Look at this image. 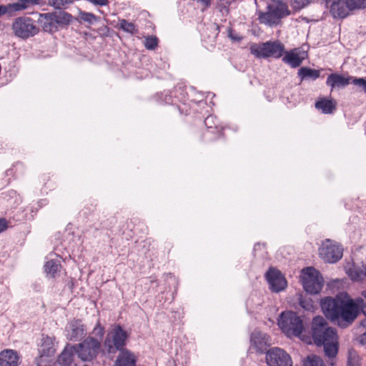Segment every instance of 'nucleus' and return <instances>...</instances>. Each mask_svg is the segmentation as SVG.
I'll list each match as a JSON object with an SVG mask.
<instances>
[{"label":"nucleus","instance_id":"c03bdc74","mask_svg":"<svg viewBox=\"0 0 366 366\" xmlns=\"http://www.w3.org/2000/svg\"><path fill=\"white\" fill-rule=\"evenodd\" d=\"M46 180H49V177L43 176V177H42V181H43V182H44V184H46Z\"/></svg>","mask_w":366,"mask_h":366},{"label":"nucleus","instance_id":"bb28decb","mask_svg":"<svg viewBox=\"0 0 366 366\" xmlns=\"http://www.w3.org/2000/svg\"><path fill=\"white\" fill-rule=\"evenodd\" d=\"M24 8V6L19 4H11L0 5V16L5 14H8L9 16H12L15 12L20 11V9Z\"/></svg>","mask_w":366,"mask_h":366},{"label":"nucleus","instance_id":"473e14b6","mask_svg":"<svg viewBox=\"0 0 366 366\" xmlns=\"http://www.w3.org/2000/svg\"><path fill=\"white\" fill-rule=\"evenodd\" d=\"M320 357L315 355H308L304 360L302 366H320Z\"/></svg>","mask_w":366,"mask_h":366},{"label":"nucleus","instance_id":"79ce46f5","mask_svg":"<svg viewBox=\"0 0 366 366\" xmlns=\"http://www.w3.org/2000/svg\"><path fill=\"white\" fill-rule=\"evenodd\" d=\"M315 105L317 109H320V99L316 100Z\"/></svg>","mask_w":366,"mask_h":366},{"label":"nucleus","instance_id":"a19ab883","mask_svg":"<svg viewBox=\"0 0 366 366\" xmlns=\"http://www.w3.org/2000/svg\"><path fill=\"white\" fill-rule=\"evenodd\" d=\"M295 3L298 4L299 6H304L306 4L307 0H294Z\"/></svg>","mask_w":366,"mask_h":366},{"label":"nucleus","instance_id":"dca6fc26","mask_svg":"<svg viewBox=\"0 0 366 366\" xmlns=\"http://www.w3.org/2000/svg\"><path fill=\"white\" fill-rule=\"evenodd\" d=\"M282 61L292 68L299 66L307 57V53L302 48H295L284 52Z\"/></svg>","mask_w":366,"mask_h":366},{"label":"nucleus","instance_id":"c9c22d12","mask_svg":"<svg viewBox=\"0 0 366 366\" xmlns=\"http://www.w3.org/2000/svg\"><path fill=\"white\" fill-rule=\"evenodd\" d=\"M93 333L96 336L99 337L100 341L102 339V337H104V333H105V329H104V327L102 325L99 320L97 322L94 328L93 329Z\"/></svg>","mask_w":366,"mask_h":366},{"label":"nucleus","instance_id":"7c9ffc66","mask_svg":"<svg viewBox=\"0 0 366 366\" xmlns=\"http://www.w3.org/2000/svg\"><path fill=\"white\" fill-rule=\"evenodd\" d=\"M361 358L354 350H350L348 353L347 366H360Z\"/></svg>","mask_w":366,"mask_h":366},{"label":"nucleus","instance_id":"6ab92c4d","mask_svg":"<svg viewBox=\"0 0 366 366\" xmlns=\"http://www.w3.org/2000/svg\"><path fill=\"white\" fill-rule=\"evenodd\" d=\"M137 356L129 350H121L117 357L114 366H137Z\"/></svg>","mask_w":366,"mask_h":366},{"label":"nucleus","instance_id":"58836bf2","mask_svg":"<svg viewBox=\"0 0 366 366\" xmlns=\"http://www.w3.org/2000/svg\"><path fill=\"white\" fill-rule=\"evenodd\" d=\"M9 227V222L5 218H0V233L5 231Z\"/></svg>","mask_w":366,"mask_h":366},{"label":"nucleus","instance_id":"9b49d317","mask_svg":"<svg viewBox=\"0 0 366 366\" xmlns=\"http://www.w3.org/2000/svg\"><path fill=\"white\" fill-rule=\"evenodd\" d=\"M204 124L207 129L202 134V139L205 142H212L224 137V127L215 116L209 115L204 119Z\"/></svg>","mask_w":366,"mask_h":366},{"label":"nucleus","instance_id":"7ed1b4c3","mask_svg":"<svg viewBox=\"0 0 366 366\" xmlns=\"http://www.w3.org/2000/svg\"><path fill=\"white\" fill-rule=\"evenodd\" d=\"M128 337L129 335L123 327L114 324L107 332L103 345L108 354H114L125 349Z\"/></svg>","mask_w":366,"mask_h":366},{"label":"nucleus","instance_id":"9d476101","mask_svg":"<svg viewBox=\"0 0 366 366\" xmlns=\"http://www.w3.org/2000/svg\"><path fill=\"white\" fill-rule=\"evenodd\" d=\"M343 255L342 245L330 239L322 243V258L327 263H336L340 260Z\"/></svg>","mask_w":366,"mask_h":366},{"label":"nucleus","instance_id":"f03ea898","mask_svg":"<svg viewBox=\"0 0 366 366\" xmlns=\"http://www.w3.org/2000/svg\"><path fill=\"white\" fill-rule=\"evenodd\" d=\"M277 320L278 326L287 337H298L307 344L320 346V316L313 318L310 331L305 330L302 320L295 312H282Z\"/></svg>","mask_w":366,"mask_h":366},{"label":"nucleus","instance_id":"cd10ccee","mask_svg":"<svg viewBox=\"0 0 366 366\" xmlns=\"http://www.w3.org/2000/svg\"><path fill=\"white\" fill-rule=\"evenodd\" d=\"M74 1L75 0H48V4L56 9H64Z\"/></svg>","mask_w":366,"mask_h":366},{"label":"nucleus","instance_id":"393cba45","mask_svg":"<svg viewBox=\"0 0 366 366\" xmlns=\"http://www.w3.org/2000/svg\"><path fill=\"white\" fill-rule=\"evenodd\" d=\"M337 103L334 99L322 98V113L332 114L337 109Z\"/></svg>","mask_w":366,"mask_h":366},{"label":"nucleus","instance_id":"5701e85b","mask_svg":"<svg viewBox=\"0 0 366 366\" xmlns=\"http://www.w3.org/2000/svg\"><path fill=\"white\" fill-rule=\"evenodd\" d=\"M71 331L68 333L70 340L76 341L84 335V326L79 321H76L71 325Z\"/></svg>","mask_w":366,"mask_h":366},{"label":"nucleus","instance_id":"20e7f679","mask_svg":"<svg viewBox=\"0 0 366 366\" xmlns=\"http://www.w3.org/2000/svg\"><path fill=\"white\" fill-rule=\"evenodd\" d=\"M326 323L322 320V346H323L325 355L328 358L327 363L330 366H334L338 352V336L335 328H325Z\"/></svg>","mask_w":366,"mask_h":366},{"label":"nucleus","instance_id":"37998d69","mask_svg":"<svg viewBox=\"0 0 366 366\" xmlns=\"http://www.w3.org/2000/svg\"><path fill=\"white\" fill-rule=\"evenodd\" d=\"M361 338H362L361 341L362 342H366V332L362 335Z\"/></svg>","mask_w":366,"mask_h":366},{"label":"nucleus","instance_id":"c85d7f7f","mask_svg":"<svg viewBox=\"0 0 366 366\" xmlns=\"http://www.w3.org/2000/svg\"><path fill=\"white\" fill-rule=\"evenodd\" d=\"M300 305L303 309L307 311L313 312L317 308L315 302L310 297L301 296L300 298Z\"/></svg>","mask_w":366,"mask_h":366},{"label":"nucleus","instance_id":"49530a36","mask_svg":"<svg viewBox=\"0 0 366 366\" xmlns=\"http://www.w3.org/2000/svg\"><path fill=\"white\" fill-rule=\"evenodd\" d=\"M322 366H325L322 362Z\"/></svg>","mask_w":366,"mask_h":366},{"label":"nucleus","instance_id":"f3484780","mask_svg":"<svg viewBox=\"0 0 366 366\" xmlns=\"http://www.w3.org/2000/svg\"><path fill=\"white\" fill-rule=\"evenodd\" d=\"M352 76L333 73L328 76L326 84L332 90L335 88H344L352 84Z\"/></svg>","mask_w":366,"mask_h":366},{"label":"nucleus","instance_id":"4c0bfd02","mask_svg":"<svg viewBox=\"0 0 366 366\" xmlns=\"http://www.w3.org/2000/svg\"><path fill=\"white\" fill-rule=\"evenodd\" d=\"M19 1L21 2L12 3L11 4H19V5L24 6V8H22L20 9V11L26 9L28 7V5L29 4H38L39 1V0H19Z\"/></svg>","mask_w":366,"mask_h":366},{"label":"nucleus","instance_id":"a18cd8bd","mask_svg":"<svg viewBox=\"0 0 366 366\" xmlns=\"http://www.w3.org/2000/svg\"><path fill=\"white\" fill-rule=\"evenodd\" d=\"M362 296L366 299V290L362 292Z\"/></svg>","mask_w":366,"mask_h":366},{"label":"nucleus","instance_id":"1a4fd4ad","mask_svg":"<svg viewBox=\"0 0 366 366\" xmlns=\"http://www.w3.org/2000/svg\"><path fill=\"white\" fill-rule=\"evenodd\" d=\"M289 14L287 5L279 1L269 6L268 11L259 15V19L262 23L268 25L277 24L282 18Z\"/></svg>","mask_w":366,"mask_h":366},{"label":"nucleus","instance_id":"4be33fe9","mask_svg":"<svg viewBox=\"0 0 366 366\" xmlns=\"http://www.w3.org/2000/svg\"><path fill=\"white\" fill-rule=\"evenodd\" d=\"M346 273L351 280L363 282L366 280V264L353 265L352 267L347 269Z\"/></svg>","mask_w":366,"mask_h":366},{"label":"nucleus","instance_id":"a878e982","mask_svg":"<svg viewBox=\"0 0 366 366\" xmlns=\"http://www.w3.org/2000/svg\"><path fill=\"white\" fill-rule=\"evenodd\" d=\"M61 264L54 259L47 261L44 264V270L47 274L51 277H55L56 274L59 272Z\"/></svg>","mask_w":366,"mask_h":366},{"label":"nucleus","instance_id":"aec40b11","mask_svg":"<svg viewBox=\"0 0 366 366\" xmlns=\"http://www.w3.org/2000/svg\"><path fill=\"white\" fill-rule=\"evenodd\" d=\"M268 336L259 331H254L251 335L250 342L252 346L257 352H263L268 347Z\"/></svg>","mask_w":366,"mask_h":366},{"label":"nucleus","instance_id":"c756f323","mask_svg":"<svg viewBox=\"0 0 366 366\" xmlns=\"http://www.w3.org/2000/svg\"><path fill=\"white\" fill-rule=\"evenodd\" d=\"M119 28L129 34H133L137 33V29L136 25L132 22H129L126 19L119 20Z\"/></svg>","mask_w":366,"mask_h":366},{"label":"nucleus","instance_id":"2eb2a0df","mask_svg":"<svg viewBox=\"0 0 366 366\" xmlns=\"http://www.w3.org/2000/svg\"><path fill=\"white\" fill-rule=\"evenodd\" d=\"M265 277L272 292H279L284 290L287 285L285 276L275 268L270 267L267 272Z\"/></svg>","mask_w":366,"mask_h":366},{"label":"nucleus","instance_id":"6e6552de","mask_svg":"<svg viewBox=\"0 0 366 366\" xmlns=\"http://www.w3.org/2000/svg\"><path fill=\"white\" fill-rule=\"evenodd\" d=\"M78 357L84 362L95 359L100 352L101 341L94 337H87L82 342L74 345Z\"/></svg>","mask_w":366,"mask_h":366},{"label":"nucleus","instance_id":"ddd939ff","mask_svg":"<svg viewBox=\"0 0 366 366\" xmlns=\"http://www.w3.org/2000/svg\"><path fill=\"white\" fill-rule=\"evenodd\" d=\"M266 361L269 366H292L290 355L279 347H274L267 351Z\"/></svg>","mask_w":366,"mask_h":366},{"label":"nucleus","instance_id":"39448f33","mask_svg":"<svg viewBox=\"0 0 366 366\" xmlns=\"http://www.w3.org/2000/svg\"><path fill=\"white\" fill-rule=\"evenodd\" d=\"M249 50L256 58L279 59L284 54L285 46L279 41H268L262 44H252Z\"/></svg>","mask_w":366,"mask_h":366},{"label":"nucleus","instance_id":"f704fd0d","mask_svg":"<svg viewBox=\"0 0 366 366\" xmlns=\"http://www.w3.org/2000/svg\"><path fill=\"white\" fill-rule=\"evenodd\" d=\"M158 44V39L156 36H151L146 38L144 41V46L147 49H154Z\"/></svg>","mask_w":366,"mask_h":366},{"label":"nucleus","instance_id":"ea45409f","mask_svg":"<svg viewBox=\"0 0 366 366\" xmlns=\"http://www.w3.org/2000/svg\"><path fill=\"white\" fill-rule=\"evenodd\" d=\"M91 3L97 6H107L109 4V0H88Z\"/></svg>","mask_w":366,"mask_h":366},{"label":"nucleus","instance_id":"0eeeda50","mask_svg":"<svg viewBox=\"0 0 366 366\" xmlns=\"http://www.w3.org/2000/svg\"><path fill=\"white\" fill-rule=\"evenodd\" d=\"M43 30L54 33L58 30L59 26L69 24L71 21V15L65 11H54L40 14Z\"/></svg>","mask_w":366,"mask_h":366},{"label":"nucleus","instance_id":"f257e3e1","mask_svg":"<svg viewBox=\"0 0 366 366\" xmlns=\"http://www.w3.org/2000/svg\"><path fill=\"white\" fill-rule=\"evenodd\" d=\"M327 303L325 315L332 321L337 322L342 327L351 325L357 317L360 310L366 307L362 298L352 299L347 293H340L335 298L322 299V305Z\"/></svg>","mask_w":366,"mask_h":366},{"label":"nucleus","instance_id":"412c9836","mask_svg":"<svg viewBox=\"0 0 366 366\" xmlns=\"http://www.w3.org/2000/svg\"><path fill=\"white\" fill-rule=\"evenodd\" d=\"M76 355H77L76 347L67 345L59 356L58 363L60 366H71Z\"/></svg>","mask_w":366,"mask_h":366},{"label":"nucleus","instance_id":"f8f14e48","mask_svg":"<svg viewBox=\"0 0 366 366\" xmlns=\"http://www.w3.org/2000/svg\"><path fill=\"white\" fill-rule=\"evenodd\" d=\"M318 271L313 267H306L302 270L301 282L305 290L310 294H318L320 291V281Z\"/></svg>","mask_w":366,"mask_h":366},{"label":"nucleus","instance_id":"a211bd4d","mask_svg":"<svg viewBox=\"0 0 366 366\" xmlns=\"http://www.w3.org/2000/svg\"><path fill=\"white\" fill-rule=\"evenodd\" d=\"M20 358L16 351L5 349L0 352V366H19Z\"/></svg>","mask_w":366,"mask_h":366},{"label":"nucleus","instance_id":"e433bc0d","mask_svg":"<svg viewBox=\"0 0 366 366\" xmlns=\"http://www.w3.org/2000/svg\"><path fill=\"white\" fill-rule=\"evenodd\" d=\"M352 9H365L366 8V0H349Z\"/></svg>","mask_w":366,"mask_h":366},{"label":"nucleus","instance_id":"b1692460","mask_svg":"<svg viewBox=\"0 0 366 366\" xmlns=\"http://www.w3.org/2000/svg\"><path fill=\"white\" fill-rule=\"evenodd\" d=\"M298 76L301 81L304 79H317L320 76L318 70L312 69L308 67H301L298 71Z\"/></svg>","mask_w":366,"mask_h":366},{"label":"nucleus","instance_id":"2f4dec72","mask_svg":"<svg viewBox=\"0 0 366 366\" xmlns=\"http://www.w3.org/2000/svg\"><path fill=\"white\" fill-rule=\"evenodd\" d=\"M54 352L55 350L52 347L46 349L42 348L40 355L36 359L37 366H42L41 363L44 361V357L54 355Z\"/></svg>","mask_w":366,"mask_h":366},{"label":"nucleus","instance_id":"423d86ee","mask_svg":"<svg viewBox=\"0 0 366 366\" xmlns=\"http://www.w3.org/2000/svg\"><path fill=\"white\" fill-rule=\"evenodd\" d=\"M11 30L15 36L24 40L33 37L39 32L35 20L26 16L14 19L11 24Z\"/></svg>","mask_w":366,"mask_h":366},{"label":"nucleus","instance_id":"72a5a7b5","mask_svg":"<svg viewBox=\"0 0 366 366\" xmlns=\"http://www.w3.org/2000/svg\"><path fill=\"white\" fill-rule=\"evenodd\" d=\"M80 18L83 21L93 24L97 21L98 17L92 13L82 11L80 13Z\"/></svg>","mask_w":366,"mask_h":366},{"label":"nucleus","instance_id":"4468645a","mask_svg":"<svg viewBox=\"0 0 366 366\" xmlns=\"http://www.w3.org/2000/svg\"><path fill=\"white\" fill-rule=\"evenodd\" d=\"M334 18H345L352 10L349 0H323Z\"/></svg>","mask_w":366,"mask_h":366}]
</instances>
